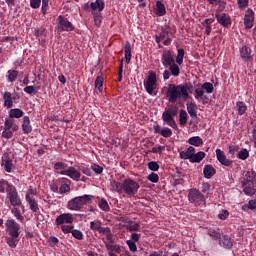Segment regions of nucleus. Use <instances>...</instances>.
Instances as JSON below:
<instances>
[{
    "mask_svg": "<svg viewBox=\"0 0 256 256\" xmlns=\"http://www.w3.org/2000/svg\"><path fill=\"white\" fill-rule=\"evenodd\" d=\"M201 88L203 89V91H206V93L208 94L213 93V91L215 90L211 82H205L204 84H202Z\"/></svg>",
    "mask_w": 256,
    "mask_h": 256,
    "instance_id": "obj_48",
    "label": "nucleus"
},
{
    "mask_svg": "<svg viewBox=\"0 0 256 256\" xmlns=\"http://www.w3.org/2000/svg\"><path fill=\"white\" fill-rule=\"evenodd\" d=\"M148 169H150V171H159V164L155 161H151L148 163Z\"/></svg>",
    "mask_w": 256,
    "mask_h": 256,
    "instance_id": "obj_57",
    "label": "nucleus"
},
{
    "mask_svg": "<svg viewBox=\"0 0 256 256\" xmlns=\"http://www.w3.org/2000/svg\"><path fill=\"white\" fill-rule=\"evenodd\" d=\"M207 234L209 237H212L214 241H219V239H221V233L215 229H209Z\"/></svg>",
    "mask_w": 256,
    "mask_h": 256,
    "instance_id": "obj_46",
    "label": "nucleus"
},
{
    "mask_svg": "<svg viewBox=\"0 0 256 256\" xmlns=\"http://www.w3.org/2000/svg\"><path fill=\"white\" fill-rule=\"evenodd\" d=\"M26 201L29 204V207L33 211V213H37V211H39V205L37 204L35 199L29 196V194H26Z\"/></svg>",
    "mask_w": 256,
    "mask_h": 256,
    "instance_id": "obj_30",
    "label": "nucleus"
},
{
    "mask_svg": "<svg viewBox=\"0 0 256 256\" xmlns=\"http://www.w3.org/2000/svg\"><path fill=\"white\" fill-rule=\"evenodd\" d=\"M169 71L171 75H173V77H179V75L181 74V69L179 68L178 64H175V62L173 64H170Z\"/></svg>",
    "mask_w": 256,
    "mask_h": 256,
    "instance_id": "obj_39",
    "label": "nucleus"
},
{
    "mask_svg": "<svg viewBox=\"0 0 256 256\" xmlns=\"http://www.w3.org/2000/svg\"><path fill=\"white\" fill-rule=\"evenodd\" d=\"M54 169H55L56 171H60V173H61V171H66V169H67V164H65V163H63V162L55 163V164H54Z\"/></svg>",
    "mask_w": 256,
    "mask_h": 256,
    "instance_id": "obj_53",
    "label": "nucleus"
},
{
    "mask_svg": "<svg viewBox=\"0 0 256 256\" xmlns=\"http://www.w3.org/2000/svg\"><path fill=\"white\" fill-rule=\"evenodd\" d=\"M1 167H3L6 173H11L13 167H15V165L13 164V159L11 158V156H9V153H4L2 155Z\"/></svg>",
    "mask_w": 256,
    "mask_h": 256,
    "instance_id": "obj_7",
    "label": "nucleus"
},
{
    "mask_svg": "<svg viewBox=\"0 0 256 256\" xmlns=\"http://www.w3.org/2000/svg\"><path fill=\"white\" fill-rule=\"evenodd\" d=\"M239 53H240V58L245 63H247L249 61H253V55H251L253 53V50H251V47L244 45V46L240 47Z\"/></svg>",
    "mask_w": 256,
    "mask_h": 256,
    "instance_id": "obj_11",
    "label": "nucleus"
},
{
    "mask_svg": "<svg viewBox=\"0 0 256 256\" xmlns=\"http://www.w3.org/2000/svg\"><path fill=\"white\" fill-rule=\"evenodd\" d=\"M148 181H151V183H157L159 181V175L155 172H152L147 177Z\"/></svg>",
    "mask_w": 256,
    "mask_h": 256,
    "instance_id": "obj_56",
    "label": "nucleus"
},
{
    "mask_svg": "<svg viewBox=\"0 0 256 256\" xmlns=\"http://www.w3.org/2000/svg\"><path fill=\"white\" fill-rule=\"evenodd\" d=\"M189 93H193V84L191 83L179 85L169 84L166 97L168 98L169 103H177L179 99L187 101L190 97Z\"/></svg>",
    "mask_w": 256,
    "mask_h": 256,
    "instance_id": "obj_1",
    "label": "nucleus"
},
{
    "mask_svg": "<svg viewBox=\"0 0 256 256\" xmlns=\"http://www.w3.org/2000/svg\"><path fill=\"white\" fill-rule=\"evenodd\" d=\"M241 185H256V172L248 171L241 181Z\"/></svg>",
    "mask_w": 256,
    "mask_h": 256,
    "instance_id": "obj_16",
    "label": "nucleus"
},
{
    "mask_svg": "<svg viewBox=\"0 0 256 256\" xmlns=\"http://www.w3.org/2000/svg\"><path fill=\"white\" fill-rule=\"evenodd\" d=\"M163 151H165V146H161V145L155 146L150 150L151 153H159V154L163 153Z\"/></svg>",
    "mask_w": 256,
    "mask_h": 256,
    "instance_id": "obj_59",
    "label": "nucleus"
},
{
    "mask_svg": "<svg viewBox=\"0 0 256 256\" xmlns=\"http://www.w3.org/2000/svg\"><path fill=\"white\" fill-rule=\"evenodd\" d=\"M15 120L13 118H6L4 123V129H12Z\"/></svg>",
    "mask_w": 256,
    "mask_h": 256,
    "instance_id": "obj_55",
    "label": "nucleus"
},
{
    "mask_svg": "<svg viewBox=\"0 0 256 256\" xmlns=\"http://www.w3.org/2000/svg\"><path fill=\"white\" fill-rule=\"evenodd\" d=\"M203 173H204V177L206 179H211V177H213V175H215L216 170L211 165H206L204 167Z\"/></svg>",
    "mask_w": 256,
    "mask_h": 256,
    "instance_id": "obj_33",
    "label": "nucleus"
},
{
    "mask_svg": "<svg viewBox=\"0 0 256 256\" xmlns=\"http://www.w3.org/2000/svg\"><path fill=\"white\" fill-rule=\"evenodd\" d=\"M188 199L190 203H193V205H195L196 207L205 205V196L201 193V191L197 189L190 190L188 194Z\"/></svg>",
    "mask_w": 256,
    "mask_h": 256,
    "instance_id": "obj_4",
    "label": "nucleus"
},
{
    "mask_svg": "<svg viewBox=\"0 0 256 256\" xmlns=\"http://www.w3.org/2000/svg\"><path fill=\"white\" fill-rule=\"evenodd\" d=\"M183 57H185V50L183 48L178 49L176 63L177 65H183Z\"/></svg>",
    "mask_w": 256,
    "mask_h": 256,
    "instance_id": "obj_47",
    "label": "nucleus"
},
{
    "mask_svg": "<svg viewBox=\"0 0 256 256\" xmlns=\"http://www.w3.org/2000/svg\"><path fill=\"white\" fill-rule=\"evenodd\" d=\"M154 13L158 17H163V15H165V13H167V10L165 9V4H162L161 1H157L156 7L154 9Z\"/></svg>",
    "mask_w": 256,
    "mask_h": 256,
    "instance_id": "obj_27",
    "label": "nucleus"
},
{
    "mask_svg": "<svg viewBox=\"0 0 256 256\" xmlns=\"http://www.w3.org/2000/svg\"><path fill=\"white\" fill-rule=\"evenodd\" d=\"M219 245L225 249H231L233 247V242L229 236H223L220 238Z\"/></svg>",
    "mask_w": 256,
    "mask_h": 256,
    "instance_id": "obj_29",
    "label": "nucleus"
},
{
    "mask_svg": "<svg viewBox=\"0 0 256 256\" xmlns=\"http://www.w3.org/2000/svg\"><path fill=\"white\" fill-rule=\"evenodd\" d=\"M139 183L131 178H128L122 183V191L129 197H135L139 191Z\"/></svg>",
    "mask_w": 256,
    "mask_h": 256,
    "instance_id": "obj_3",
    "label": "nucleus"
},
{
    "mask_svg": "<svg viewBox=\"0 0 256 256\" xmlns=\"http://www.w3.org/2000/svg\"><path fill=\"white\" fill-rule=\"evenodd\" d=\"M4 106L11 109L13 107V100L11 98V92H5L3 95Z\"/></svg>",
    "mask_w": 256,
    "mask_h": 256,
    "instance_id": "obj_36",
    "label": "nucleus"
},
{
    "mask_svg": "<svg viewBox=\"0 0 256 256\" xmlns=\"http://www.w3.org/2000/svg\"><path fill=\"white\" fill-rule=\"evenodd\" d=\"M111 191H116V193H123V183L118 181L110 182Z\"/></svg>",
    "mask_w": 256,
    "mask_h": 256,
    "instance_id": "obj_34",
    "label": "nucleus"
},
{
    "mask_svg": "<svg viewBox=\"0 0 256 256\" xmlns=\"http://www.w3.org/2000/svg\"><path fill=\"white\" fill-rule=\"evenodd\" d=\"M212 23H213V20H211V19H206L202 23L205 35H211V24Z\"/></svg>",
    "mask_w": 256,
    "mask_h": 256,
    "instance_id": "obj_42",
    "label": "nucleus"
},
{
    "mask_svg": "<svg viewBox=\"0 0 256 256\" xmlns=\"http://www.w3.org/2000/svg\"><path fill=\"white\" fill-rule=\"evenodd\" d=\"M195 153V147L190 146L187 148V151H181L180 152V157L182 159H189V161H191V159L193 158V154Z\"/></svg>",
    "mask_w": 256,
    "mask_h": 256,
    "instance_id": "obj_26",
    "label": "nucleus"
},
{
    "mask_svg": "<svg viewBox=\"0 0 256 256\" xmlns=\"http://www.w3.org/2000/svg\"><path fill=\"white\" fill-rule=\"evenodd\" d=\"M90 7L92 9V15H95V11L101 13L105 9V2L103 0H96L95 2H91Z\"/></svg>",
    "mask_w": 256,
    "mask_h": 256,
    "instance_id": "obj_20",
    "label": "nucleus"
},
{
    "mask_svg": "<svg viewBox=\"0 0 256 256\" xmlns=\"http://www.w3.org/2000/svg\"><path fill=\"white\" fill-rule=\"evenodd\" d=\"M60 175H66L73 181H79L81 179V172L75 169V167H68L66 170L61 171Z\"/></svg>",
    "mask_w": 256,
    "mask_h": 256,
    "instance_id": "obj_12",
    "label": "nucleus"
},
{
    "mask_svg": "<svg viewBox=\"0 0 256 256\" xmlns=\"http://www.w3.org/2000/svg\"><path fill=\"white\" fill-rule=\"evenodd\" d=\"M2 137H4V139H11V137H13V132L11 131V129L4 128L2 132Z\"/></svg>",
    "mask_w": 256,
    "mask_h": 256,
    "instance_id": "obj_58",
    "label": "nucleus"
},
{
    "mask_svg": "<svg viewBox=\"0 0 256 256\" xmlns=\"http://www.w3.org/2000/svg\"><path fill=\"white\" fill-rule=\"evenodd\" d=\"M186 107L188 115H190L192 119H195V117H197V104H195V102H189L186 104Z\"/></svg>",
    "mask_w": 256,
    "mask_h": 256,
    "instance_id": "obj_25",
    "label": "nucleus"
},
{
    "mask_svg": "<svg viewBox=\"0 0 256 256\" xmlns=\"http://www.w3.org/2000/svg\"><path fill=\"white\" fill-rule=\"evenodd\" d=\"M102 222L99 220H95L90 222V229L91 231H98L101 229Z\"/></svg>",
    "mask_w": 256,
    "mask_h": 256,
    "instance_id": "obj_50",
    "label": "nucleus"
},
{
    "mask_svg": "<svg viewBox=\"0 0 256 256\" xmlns=\"http://www.w3.org/2000/svg\"><path fill=\"white\" fill-rule=\"evenodd\" d=\"M6 243L7 245H9V247L15 249V247H17V245L19 244V235H9Z\"/></svg>",
    "mask_w": 256,
    "mask_h": 256,
    "instance_id": "obj_28",
    "label": "nucleus"
},
{
    "mask_svg": "<svg viewBox=\"0 0 256 256\" xmlns=\"http://www.w3.org/2000/svg\"><path fill=\"white\" fill-rule=\"evenodd\" d=\"M58 26L57 29L61 33L63 31H73L75 27L67 18L63 16H58L57 18Z\"/></svg>",
    "mask_w": 256,
    "mask_h": 256,
    "instance_id": "obj_6",
    "label": "nucleus"
},
{
    "mask_svg": "<svg viewBox=\"0 0 256 256\" xmlns=\"http://www.w3.org/2000/svg\"><path fill=\"white\" fill-rule=\"evenodd\" d=\"M164 113H167L172 117H176L177 113H179V107H177V105L172 104L168 107V109L164 111Z\"/></svg>",
    "mask_w": 256,
    "mask_h": 256,
    "instance_id": "obj_41",
    "label": "nucleus"
},
{
    "mask_svg": "<svg viewBox=\"0 0 256 256\" xmlns=\"http://www.w3.org/2000/svg\"><path fill=\"white\" fill-rule=\"evenodd\" d=\"M7 197L12 207H21V198H19V193H17V188L15 187L12 188L7 194Z\"/></svg>",
    "mask_w": 256,
    "mask_h": 256,
    "instance_id": "obj_8",
    "label": "nucleus"
},
{
    "mask_svg": "<svg viewBox=\"0 0 256 256\" xmlns=\"http://www.w3.org/2000/svg\"><path fill=\"white\" fill-rule=\"evenodd\" d=\"M194 97L197 101H201L202 103H209V97L205 95V91L201 87L195 89Z\"/></svg>",
    "mask_w": 256,
    "mask_h": 256,
    "instance_id": "obj_19",
    "label": "nucleus"
},
{
    "mask_svg": "<svg viewBox=\"0 0 256 256\" xmlns=\"http://www.w3.org/2000/svg\"><path fill=\"white\" fill-rule=\"evenodd\" d=\"M98 206L102 211H106V212L111 211V207H109V203L105 198H102L101 200H99Z\"/></svg>",
    "mask_w": 256,
    "mask_h": 256,
    "instance_id": "obj_43",
    "label": "nucleus"
},
{
    "mask_svg": "<svg viewBox=\"0 0 256 256\" xmlns=\"http://www.w3.org/2000/svg\"><path fill=\"white\" fill-rule=\"evenodd\" d=\"M126 63H131V42L127 41L124 47Z\"/></svg>",
    "mask_w": 256,
    "mask_h": 256,
    "instance_id": "obj_38",
    "label": "nucleus"
},
{
    "mask_svg": "<svg viewBox=\"0 0 256 256\" xmlns=\"http://www.w3.org/2000/svg\"><path fill=\"white\" fill-rule=\"evenodd\" d=\"M95 87L96 89L101 90V87H103V77L98 76L95 80Z\"/></svg>",
    "mask_w": 256,
    "mask_h": 256,
    "instance_id": "obj_61",
    "label": "nucleus"
},
{
    "mask_svg": "<svg viewBox=\"0 0 256 256\" xmlns=\"http://www.w3.org/2000/svg\"><path fill=\"white\" fill-rule=\"evenodd\" d=\"M22 131L25 135H29V133L33 131V127L31 126V120L29 119V116L23 117Z\"/></svg>",
    "mask_w": 256,
    "mask_h": 256,
    "instance_id": "obj_22",
    "label": "nucleus"
},
{
    "mask_svg": "<svg viewBox=\"0 0 256 256\" xmlns=\"http://www.w3.org/2000/svg\"><path fill=\"white\" fill-rule=\"evenodd\" d=\"M154 133L161 135L162 137H165V139H169L171 135H173V130H171L168 127L162 128L159 124H156L153 126Z\"/></svg>",
    "mask_w": 256,
    "mask_h": 256,
    "instance_id": "obj_13",
    "label": "nucleus"
},
{
    "mask_svg": "<svg viewBox=\"0 0 256 256\" xmlns=\"http://www.w3.org/2000/svg\"><path fill=\"white\" fill-rule=\"evenodd\" d=\"M161 61L164 67H169L170 65H173V63H175V58L173 57V53H171L170 50L164 51L162 54Z\"/></svg>",
    "mask_w": 256,
    "mask_h": 256,
    "instance_id": "obj_17",
    "label": "nucleus"
},
{
    "mask_svg": "<svg viewBox=\"0 0 256 256\" xmlns=\"http://www.w3.org/2000/svg\"><path fill=\"white\" fill-rule=\"evenodd\" d=\"M126 229H128V231H139V229H141V224L135 221H128Z\"/></svg>",
    "mask_w": 256,
    "mask_h": 256,
    "instance_id": "obj_37",
    "label": "nucleus"
},
{
    "mask_svg": "<svg viewBox=\"0 0 256 256\" xmlns=\"http://www.w3.org/2000/svg\"><path fill=\"white\" fill-rule=\"evenodd\" d=\"M18 75H19V71L9 70L8 71V81H9V83H13L15 81V79H17Z\"/></svg>",
    "mask_w": 256,
    "mask_h": 256,
    "instance_id": "obj_49",
    "label": "nucleus"
},
{
    "mask_svg": "<svg viewBox=\"0 0 256 256\" xmlns=\"http://www.w3.org/2000/svg\"><path fill=\"white\" fill-rule=\"evenodd\" d=\"M72 236L75 239H78L79 241H82V239H83V232H81L80 230H73L72 231Z\"/></svg>",
    "mask_w": 256,
    "mask_h": 256,
    "instance_id": "obj_60",
    "label": "nucleus"
},
{
    "mask_svg": "<svg viewBox=\"0 0 256 256\" xmlns=\"http://www.w3.org/2000/svg\"><path fill=\"white\" fill-rule=\"evenodd\" d=\"M92 171H95L98 175H101V173H103V167L97 165V164H93L91 166Z\"/></svg>",
    "mask_w": 256,
    "mask_h": 256,
    "instance_id": "obj_63",
    "label": "nucleus"
},
{
    "mask_svg": "<svg viewBox=\"0 0 256 256\" xmlns=\"http://www.w3.org/2000/svg\"><path fill=\"white\" fill-rule=\"evenodd\" d=\"M187 119H189V115H187V111L180 110L179 123L182 127H185V125H187Z\"/></svg>",
    "mask_w": 256,
    "mask_h": 256,
    "instance_id": "obj_40",
    "label": "nucleus"
},
{
    "mask_svg": "<svg viewBox=\"0 0 256 256\" xmlns=\"http://www.w3.org/2000/svg\"><path fill=\"white\" fill-rule=\"evenodd\" d=\"M188 143L194 147H201V145H203V139L199 136H193L188 139Z\"/></svg>",
    "mask_w": 256,
    "mask_h": 256,
    "instance_id": "obj_35",
    "label": "nucleus"
},
{
    "mask_svg": "<svg viewBox=\"0 0 256 256\" xmlns=\"http://www.w3.org/2000/svg\"><path fill=\"white\" fill-rule=\"evenodd\" d=\"M217 23L219 25H222V27H225L228 29V27H231V17L225 13L222 14H216Z\"/></svg>",
    "mask_w": 256,
    "mask_h": 256,
    "instance_id": "obj_18",
    "label": "nucleus"
},
{
    "mask_svg": "<svg viewBox=\"0 0 256 256\" xmlns=\"http://www.w3.org/2000/svg\"><path fill=\"white\" fill-rule=\"evenodd\" d=\"M255 21V12L253 10L248 9L246 11L245 17H244V26L246 29L253 28V23Z\"/></svg>",
    "mask_w": 256,
    "mask_h": 256,
    "instance_id": "obj_15",
    "label": "nucleus"
},
{
    "mask_svg": "<svg viewBox=\"0 0 256 256\" xmlns=\"http://www.w3.org/2000/svg\"><path fill=\"white\" fill-rule=\"evenodd\" d=\"M91 199H93V196L91 195H83L72 198L68 201L67 208L70 211H81L85 205H89L91 203Z\"/></svg>",
    "mask_w": 256,
    "mask_h": 256,
    "instance_id": "obj_2",
    "label": "nucleus"
},
{
    "mask_svg": "<svg viewBox=\"0 0 256 256\" xmlns=\"http://www.w3.org/2000/svg\"><path fill=\"white\" fill-rule=\"evenodd\" d=\"M15 186H13V184H9V182L5 179H1L0 180V193H8L14 189Z\"/></svg>",
    "mask_w": 256,
    "mask_h": 256,
    "instance_id": "obj_23",
    "label": "nucleus"
},
{
    "mask_svg": "<svg viewBox=\"0 0 256 256\" xmlns=\"http://www.w3.org/2000/svg\"><path fill=\"white\" fill-rule=\"evenodd\" d=\"M74 220L75 218L73 217V214L63 213L56 217L55 224L57 226L64 225V223H66L67 225H71V223H73Z\"/></svg>",
    "mask_w": 256,
    "mask_h": 256,
    "instance_id": "obj_10",
    "label": "nucleus"
},
{
    "mask_svg": "<svg viewBox=\"0 0 256 256\" xmlns=\"http://www.w3.org/2000/svg\"><path fill=\"white\" fill-rule=\"evenodd\" d=\"M227 217H229V211H227V210H222L218 214V219H221V221H225V219H227Z\"/></svg>",
    "mask_w": 256,
    "mask_h": 256,
    "instance_id": "obj_62",
    "label": "nucleus"
},
{
    "mask_svg": "<svg viewBox=\"0 0 256 256\" xmlns=\"http://www.w3.org/2000/svg\"><path fill=\"white\" fill-rule=\"evenodd\" d=\"M205 159V152L200 151L195 154V152L192 154V158L190 160V163H201Z\"/></svg>",
    "mask_w": 256,
    "mask_h": 256,
    "instance_id": "obj_32",
    "label": "nucleus"
},
{
    "mask_svg": "<svg viewBox=\"0 0 256 256\" xmlns=\"http://www.w3.org/2000/svg\"><path fill=\"white\" fill-rule=\"evenodd\" d=\"M106 249H108V253H121V246L113 243L106 244Z\"/></svg>",
    "mask_w": 256,
    "mask_h": 256,
    "instance_id": "obj_45",
    "label": "nucleus"
},
{
    "mask_svg": "<svg viewBox=\"0 0 256 256\" xmlns=\"http://www.w3.org/2000/svg\"><path fill=\"white\" fill-rule=\"evenodd\" d=\"M61 229L64 233H73V226L71 225H62Z\"/></svg>",
    "mask_w": 256,
    "mask_h": 256,
    "instance_id": "obj_64",
    "label": "nucleus"
},
{
    "mask_svg": "<svg viewBox=\"0 0 256 256\" xmlns=\"http://www.w3.org/2000/svg\"><path fill=\"white\" fill-rule=\"evenodd\" d=\"M248 158H249V150L244 148L238 152V159L245 161Z\"/></svg>",
    "mask_w": 256,
    "mask_h": 256,
    "instance_id": "obj_51",
    "label": "nucleus"
},
{
    "mask_svg": "<svg viewBox=\"0 0 256 256\" xmlns=\"http://www.w3.org/2000/svg\"><path fill=\"white\" fill-rule=\"evenodd\" d=\"M126 245H128L132 253L137 252V244L133 240H127Z\"/></svg>",
    "mask_w": 256,
    "mask_h": 256,
    "instance_id": "obj_54",
    "label": "nucleus"
},
{
    "mask_svg": "<svg viewBox=\"0 0 256 256\" xmlns=\"http://www.w3.org/2000/svg\"><path fill=\"white\" fill-rule=\"evenodd\" d=\"M162 121H164L169 127H172V129H177V123H175V119H173V116L170 114L163 112Z\"/></svg>",
    "mask_w": 256,
    "mask_h": 256,
    "instance_id": "obj_21",
    "label": "nucleus"
},
{
    "mask_svg": "<svg viewBox=\"0 0 256 256\" xmlns=\"http://www.w3.org/2000/svg\"><path fill=\"white\" fill-rule=\"evenodd\" d=\"M144 87L149 95H153L155 87H157V75L155 72H150Z\"/></svg>",
    "mask_w": 256,
    "mask_h": 256,
    "instance_id": "obj_5",
    "label": "nucleus"
},
{
    "mask_svg": "<svg viewBox=\"0 0 256 256\" xmlns=\"http://www.w3.org/2000/svg\"><path fill=\"white\" fill-rule=\"evenodd\" d=\"M243 191L245 195H248L249 197H253L256 193V184H242Z\"/></svg>",
    "mask_w": 256,
    "mask_h": 256,
    "instance_id": "obj_24",
    "label": "nucleus"
},
{
    "mask_svg": "<svg viewBox=\"0 0 256 256\" xmlns=\"http://www.w3.org/2000/svg\"><path fill=\"white\" fill-rule=\"evenodd\" d=\"M11 213L12 215H14V217L17 219V221H24V217L23 215H21V210L19 208H17V206H14L11 209Z\"/></svg>",
    "mask_w": 256,
    "mask_h": 256,
    "instance_id": "obj_44",
    "label": "nucleus"
},
{
    "mask_svg": "<svg viewBox=\"0 0 256 256\" xmlns=\"http://www.w3.org/2000/svg\"><path fill=\"white\" fill-rule=\"evenodd\" d=\"M216 157L219 163H221V165H224V167H231V165H233V161L228 159L225 155V152H223V150L221 149L216 150Z\"/></svg>",
    "mask_w": 256,
    "mask_h": 256,
    "instance_id": "obj_14",
    "label": "nucleus"
},
{
    "mask_svg": "<svg viewBox=\"0 0 256 256\" xmlns=\"http://www.w3.org/2000/svg\"><path fill=\"white\" fill-rule=\"evenodd\" d=\"M236 107H238V114L245 115V111H247V106L245 103L239 101L236 103Z\"/></svg>",
    "mask_w": 256,
    "mask_h": 256,
    "instance_id": "obj_52",
    "label": "nucleus"
},
{
    "mask_svg": "<svg viewBox=\"0 0 256 256\" xmlns=\"http://www.w3.org/2000/svg\"><path fill=\"white\" fill-rule=\"evenodd\" d=\"M6 233L8 235H19V224L14 219H8L5 222Z\"/></svg>",
    "mask_w": 256,
    "mask_h": 256,
    "instance_id": "obj_9",
    "label": "nucleus"
},
{
    "mask_svg": "<svg viewBox=\"0 0 256 256\" xmlns=\"http://www.w3.org/2000/svg\"><path fill=\"white\" fill-rule=\"evenodd\" d=\"M24 112L19 108H13L9 111L10 119H21L23 117Z\"/></svg>",
    "mask_w": 256,
    "mask_h": 256,
    "instance_id": "obj_31",
    "label": "nucleus"
}]
</instances>
